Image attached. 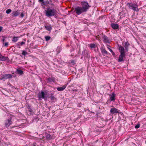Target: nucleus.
Listing matches in <instances>:
<instances>
[{"mask_svg": "<svg viewBox=\"0 0 146 146\" xmlns=\"http://www.w3.org/2000/svg\"><path fill=\"white\" fill-rule=\"evenodd\" d=\"M127 5L129 9H132L134 11H139L138 6L137 4L132 3H129L127 4Z\"/></svg>", "mask_w": 146, "mask_h": 146, "instance_id": "4", "label": "nucleus"}, {"mask_svg": "<svg viewBox=\"0 0 146 146\" xmlns=\"http://www.w3.org/2000/svg\"><path fill=\"white\" fill-rule=\"evenodd\" d=\"M17 73L20 75H22L23 74V71L20 69H17Z\"/></svg>", "mask_w": 146, "mask_h": 146, "instance_id": "19", "label": "nucleus"}, {"mask_svg": "<svg viewBox=\"0 0 146 146\" xmlns=\"http://www.w3.org/2000/svg\"><path fill=\"white\" fill-rule=\"evenodd\" d=\"M46 138L47 139L50 140L52 138V136L48 134L46 135Z\"/></svg>", "mask_w": 146, "mask_h": 146, "instance_id": "21", "label": "nucleus"}, {"mask_svg": "<svg viewBox=\"0 0 146 146\" xmlns=\"http://www.w3.org/2000/svg\"><path fill=\"white\" fill-rule=\"evenodd\" d=\"M5 39V38L4 37H3L2 40V41L3 42V43L4 42Z\"/></svg>", "mask_w": 146, "mask_h": 146, "instance_id": "36", "label": "nucleus"}, {"mask_svg": "<svg viewBox=\"0 0 146 146\" xmlns=\"http://www.w3.org/2000/svg\"><path fill=\"white\" fill-rule=\"evenodd\" d=\"M111 26L114 29H116L119 28V25L117 24L112 23L111 24Z\"/></svg>", "mask_w": 146, "mask_h": 146, "instance_id": "11", "label": "nucleus"}, {"mask_svg": "<svg viewBox=\"0 0 146 146\" xmlns=\"http://www.w3.org/2000/svg\"><path fill=\"white\" fill-rule=\"evenodd\" d=\"M45 38L46 40V41H48L50 39V38H51V37L50 36H45Z\"/></svg>", "mask_w": 146, "mask_h": 146, "instance_id": "22", "label": "nucleus"}, {"mask_svg": "<svg viewBox=\"0 0 146 146\" xmlns=\"http://www.w3.org/2000/svg\"><path fill=\"white\" fill-rule=\"evenodd\" d=\"M32 146H36L35 144H33Z\"/></svg>", "mask_w": 146, "mask_h": 146, "instance_id": "39", "label": "nucleus"}, {"mask_svg": "<svg viewBox=\"0 0 146 146\" xmlns=\"http://www.w3.org/2000/svg\"><path fill=\"white\" fill-rule=\"evenodd\" d=\"M20 14L19 11L18 10L15 11H13L12 12V16L15 17H16L18 16Z\"/></svg>", "mask_w": 146, "mask_h": 146, "instance_id": "15", "label": "nucleus"}, {"mask_svg": "<svg viewBox=\"0 0 146 146\" xmlns=\"http://www.w3.org/2000/svg\"><path fill=\"white\" fill-rule=\"evenodd\" d=\"M101 52L103 55H107L109 53L105 48H102L101 49Z\"/></svg>", "mask_w": 146, "mask_h": 146, "instance_id": "12", "label": "nucleus"}, {"mask_svg": "<svg viewBox=\"0 0 146 146\" xmlns=\"http://www.w3.org/2000/svg\"><path fill=\"white\" fill-rule=\"evenodd\" d=\"M109 50L111 53L114 56L115 55V53L113 52V51L111 48H109Z\"/></svg>", "mask_w": 146, "mask_h": 146, "instance_id": "27", "label": "nucleus"}, {"mask_svg": "<svg viewBox=\"0 0 146 146\" xmlns=\"http://www.w3.org/2000/svg\"><path fill=\"white\" fill-rule=\"evenodd\" d=\"M140 126V124H137V125H136L135 126V128L136 129H138V128H139V127Z\"/></svg>", "mask_w": 146, "mask_h": 146, "instance_id": "32", "label": "nucleus"}, {"mask_svg": "<svg viewBox=\"0 0 146 146\" xmlns=\"http://www.w3.org/2000/svg\"><path fill=\"white\" fill-rule=\"evenodd\" d=\"M115 96V94L114 93H112L111 94H110L109 95L110 97L109 100L110 101H114Z\"/></svg>", "mask_w": 146, "mask_h": 146, "instance_id": "9", "label": "nucleus"}, {"mask_svg": "<svg viewBox=\"0 0 146 146\" xmlns=\"http://www.w3.org/2000/svg\"><path fill=\"white\" fill-rule=\"evenodd\" d=\"M8 42H6L5 43H3V46L6 47H7L8 46Z\"/></svg>", "mask_w": 146, "mask_h": 146, "instance_id": "28", "label": "nucleus"}, {"mask_svg": "<svg viewBox=\"0 0 146 146\" xmlns=\"http://www.w3.org/2000/svg\"><path fill=\"white\" fill-rule=\"evenodd\" d=\"M45 11V15L48 17L54 16L57 12L56 10L54 8L49 7H48Z\"/></svg>", "mask_w": 146, "mask_h": 146, "instance_id": "2", "label": "nucleus"}, {"mask_svg": "<svg viewBox=\"0 0 146 146\" xmlns=\"http://www.w3.org/2000/svg\"><path fill=\"white\" fill-rule=\"evenodd\" d=\"M108 48L109 49V48H110L109 47H110V46H109V45H108Z\"/></svg>", "mask_w": 146, "mask_h": 146, "instance_id": "40", "label": "nucleus"}, {"mask_svg": "<svg viewBox=\"0 0 146 146\" xmlns=\"http://www.w3.org/2000/svg\"><path fill=\"white\" fill-rule=\"evenodd\" d=\"M50 4H49V5H50L53 6V7H54V6H55V5L54 4L52 3V2L51 1V0H50Z\"/></svg>", "mask_w": 146, "mask_h": 146, "instance_id": "30", "label": "nucleus"}, {"mask_svg": "<svg viewBox=\"0 0 146 146\" xmlns=\"http://www.w3.org/2000/svg\"><path fill=\"white\" fill-rule=\"evenodd\" d=\"M81 4L82 6L76 7L73 9V13L77 15L86 13L90 7L87 2L82 1Z\"/></svg>", "mask_w": 146, "mask_h": 146, "instance_id": "1", "label": "nucleus"}, {"mask_svg": "<svg viewBox=\"0 0 146 146\" xmlns=\"http://www.w3.org/2000/svg\"><path fill=\"white\" fill-rule=\"evenodd\" d=\"M13 75L10 74H4L2 75L1 77L2 78L1 79H7L9 78H11L12 77Z\"/></svg>", "mask_w": 146, "mask_h": 146, "instance_id": "6", "label": "nucleus"}, {"mask_svg": "<svg viewBox=\"0 0 146 146\" xmlns=\"http://www.w3.org/2000/svg\"><path fill=\"white\" fill-rule=\"evenodd\" d=\"M8 57L2 56L1 53H0V60L2 61H5L7 60Z\"/></svg>", "mask_w": 146, "mask_h": 146, "instance_id": "14", "label": "nucleus"}, {"mask_svg": "<svg viewBox=\"0 0 146 146\" xmlns=\"http://www.w3.org/2000/svg\"><path fill=\"white\" fill-rule=\"evenodd\" d=\"M12 118L11 117L7 119L4 121L5 127L7 128L12 124Z\"/></svg>", "mask_w": 146, "mask_h": 146, "instance_id": "5", "label": "nucleus"}, {"mask_svg": "<svg viewBox=\"0 0 146 146\" xmlns=\"http://www.w3.org/2000/svg\"><path fill=\"white\" fill-rule=\"evenodd\" d=\"M110 111L111 114H114L115 113H118L117 109L115 108H112L111 109Z\"/></svg>", "mask_w": 146, "mask_h": 146, "instance_id": "10", "label": "nucleus"}, {"mask_svg": "<svg viewBox=\"0 0 146 146\" xmlns=\"http://www.w3.org/2000/svg\"><path fill=\"white\" fill-rule=\"evenodd\" d=\"M48 81L51 82L53 81V80L51 78H49L48 79Z\"/></svg>", "mask_w": 146, "mask_h": 146, "instance_id": "33", "label": "nucleus"}, {"mask_svg": "<svg viewBox=\"0 0 146 146\" xmlns=\"http://www.w3.org/2000/svg\"><path fill=\"white\" fill-rule=\"evenodd\" d=\"M75 61L74 60H71L70 61V63L72 65H74L75 64Z\"/></svg>", "mask_w": 146, "mask_h": 146, "instance_id": "26", "label": "nucleus"}, {"mask_svg": "<svg viewBox=\"0 0 146 146\" xmlns=\"http://www.w3.org/2000/svg\"><path fill=\"white\" fill-rule=\"evenodd\" d=\"M38 1L40 2H44V0H38Z\"/></svg>", "mask_w": 146, "mask_h": 146, "instance_id": "37", "label": "nucleus"}, {"mask_svg": "<svg viewBox=\"0 0 146 146\" xmlns=\"http://www.w3.org/2000/svg\"><path fill=\"white\" fill-rule=\"evenodd\" d=\"M103 39V41L105 43H110V39L106 35H104L102 37Z\"/></svg>", "mask_w": 146, "mask_h": 146, "instance_id": "8", "label": "nucleus"}, {"mask_svg": "<svg viewBox=\"0 0 146 146\" xmlns=\"http://www.w3.org/2000/svg\"><path fill=\"white\" fill-rule=\"evenodd\" d=\"M119 50L120 54L119 56L118 61L121 62L123 60V58L125 57V52L124 48L121 46L119 47Z\"/></svg>", "mask_w": 146, "mask_h": 146, "instance_id": "3", "label": "nucleus"}, {"mask_svg": "<svg viewBox=\"0 0 146 146\" xmlns=\"http://www.w3.org/2000/svg\"><path fill=\"white\" fill-rule=\"evenodd\" d=\"M44 2H42V3L41 4V6H42V7L44 8H45V4H44Z\"/></svg>", "mask_w": 146, "mask_h": 146, "instance_id": "31", "label": "nucleus"}, {"mask_svg": "<svg viewBox=\"0 0 146 146\" xmlns=\"http://www.w3.org/2000/svg\"><path fill=\"white\" fill-rule=\"evenodd\" d=\"M25 43V42H20V44L21 45H22L24 44Z\"/></svg>", "mask_w": 146, "mask_h": 146, "instance_id": "34", "label": "nucleus"}, {"mask_svg": "<svg viewBox=\"0 0 146 146\" xmlns=\"http://www.w3.org/2000/svg\"><path fill=\"white\" fill-rule=\"evenodd\" d=\"M24 15L23 13H22L21 14V16L22 18H23L24 17Z\"/></svg>", "mask_w": 146, "mask_h": 146, "instance_id": "35", "label": "nucleus"}, {"mask_svg": "<svg viewBox=\"0 0 146 146\" xmlns=\"http://www.w3.org/2000/svg\"><path fill=\"white\" fill-rule=\"evenodd\" d=\"M12 11L10 9H8L6 11V13L7 14H9L11 13Z\"/></svg>", "mask_w": 146, "mask_h": 146, "instance_id": "24", "label": "nucleus"}, {"mask_svg": "<svg viewBox=\"0 0 146 146\" xmlns=\"http://www.w3.org/2000/svg\"><path fill=\"white\" fill-rule=\"evenodd\" d=\"M22 54L24 56H25L26 54H28V53L26 51H25V50H23V51H22Z\"/></svg>", "mask_w": 146, "mask_h": 146, "instance_id": "25", "label": "nucleus"}, {"mask_svg": "<svg viewBox=\"0 0 146 146\" xmlns=\"http://www.w3.org/2000/svg\"><path fill=\"white\" fill-rule=\"evenodd\" d=\"M129 44L127 42H125V45L124 47L125 48V50L126 51H127L128 50V47L129 46Z\"/></svg>", "mask_w": 146, "mask_h": 146, "instance_id": "16", "label": "nucleus"}, {"mask_svg": "<svg viewBox=\"0 0 146 146\" xmlns=\"http://www.w3.org/2000/svg\"><path fill=\"white\" fill-rule=\"evenodd\" d=\"M16 45L18 47V48H21V47H20L21 44H20V42H18L16 44Z\"/></svg>", "mask_w": 146, "mask_h": 146, "instance_id": "29", "label": "nucleus"}, {"mask_svg": "<svg viewBox=\"0 0 146 146\" xmlns=\"http://www.w3.org/2000/svg\"><path fill=\"white\" fill-rule=\"evenodd\" d=\"M2 27H0V32L2 31Z\"/></svg>", "mask_w": 146, "mask_h": 146, "instance_id": "38", "label": "nucleus"}, {"mask_svg": "<svg viewBox=\"0 0 146 146\" xmlns=\"http://www.w3.org/2000/svg\"><path fill=\"white\" fill-rule=\"evenodd\" d=\"M19 37L18 36H13L12 39V42H16L18 41Z\"/></svg>", "mask_w": 146, "mask_h": 146, "instance_id": "17", "label": "nucleus"}, {"mask_svg": "<svg viewBox=\"0 0 146 146\" xmlns=\"http://www.w3.org/2000/svg\"><path fill=\"white\" fill-rule=\"evenodd\" d=\"M44 3L45 4V6H48V5L50 4V2L48 1H44Z\"/></svg>", "mask_w": 146, "mask_h": 146, "instance_id": "23", "label": "nucleus"}, {"mask_svg": "<svg viewBox=\"0 0 146 146\" xmlns=\"http://www.w3.org/2000/svg\"><path fill=\"white\" fill-rule=\"evenodd\" d=\"M66 86L67 85L65 84L62 87L57 88V89L58 91H62L66 88Z\"/></svg>", "mask_w": 146, "mask_h": 146, "instance_id": "13", "label": "nucleus"}, {"mask_svg": "<svg viewBox=\"0 0 146 146\" xmlns=\"http://www.w3.org/2000/svg\"><path fill=\"white\" fill-rule=\"evenodd\" d=\"M96 46L94 44H90V47L92 48H95Z\"/></svg>", "mask_w": 146, "mask_h": 146, "instance_id": "20", "label": "nucleus"}, {"mask_svg": "<svg viewBox=\"0 0 146 146\" xmlns=\"http://www.w3.org/2000/svg\"><path fill=\"white\" fill-rule=\"evenodd\" d=\"M45 27L46 28V29L48 31H50L52 29V28L50 25L45 26Z\"/></svg>", "mask_w": 146, "mask_h": 146, "instance_id": "18", "label": "nucleus"}, {"mask_svg": "<svg viewBox=\"0 0 146 146\" xmlns=\"http://www.w3.org/2000/svg\"><path fill=\"white\" fill-rule=\"evenodd\" d=\"M38 95L39 100H41V98L44 99L46 96V95L43 91H41L40 93H39Z\"/></svg>", "mask_w": 146, "mask_h": 146, "instance_id": "7", "label": "nucleus"}]
</instances>
